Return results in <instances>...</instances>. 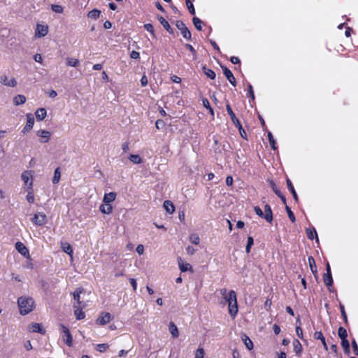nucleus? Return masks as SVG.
I'll use <instances>...</instances> for the list:
<instances>
[{
	"label": "nucleus",
	"instance_id": "nucleus-48",
	"mask_svg": "<svg viewBox=\"0 0 358 358\" xmlns=\"http://www.w3.org/2000/svg\"><path fill=\"white\" fill-rule=\"evenodd\" d=\"M51 9L52 10V11L57 13H62L64 10L63 7L62 6L56 4H52L51 6Z\"/></svg>",
	"mask_w": 358,
	"mask_h": 358
},
{
	"label": "nucleus",
	"instance_id": "nucleus-35",
	"mask_svg": "<svg viewBox=\"0 0 358 358\" xmlns=\"http://www.w3.org/2000/svg\"><path fill=\"white\" fill-rule=\"evenodd\" d=\"M13 101L15 104L18 106L24 103L26 101V97L24 95L18 94L15 96Z\"/></svg>",
	"mask_w": 358,
	"mask_h": 358
},
{
	"label": "nucleus",
	"instance_id": "nucleus-3",
	"mask_svg": "<svg viewBox=\"0 0 358 358\" xmlns=\"http://www.w3.org/2000/svg\"><path fill=\"white\" fill-rule=\"evenodd\" d=\"M176 26L180 31L181 34L185 39H187L188 41H191V39H192L191 32L182 21L178 20L176 23Z\"/></svg>",
	"mask_w": 358,
	"mask_h": 358
},
{
	"label": "nucleus",
	"instance_id": "nucleus-53",
	"mask_svg": "<svg viewBox=\"0 0 358 358\" xmlns=\"http://www.w3.org/2000/svg\"><path fill=\"white\" fill-rule=\"evenodd\" d=\"M248 96H250V97H251V99L252 100H255V94H254L253 87H252V85L249 83L248 85Z\"/></svg>",
	"mask_w": 358,
	"mask_h": 358
},
{
	"label": "nucleus",
	"instance_id": "nucleus-28",
	"mask_svg": "<svg viewBox=\"0 0 358 358\" xmlns=\"http://www.w3.org/2000/svg\"><path fill=\"white\" fill-rule=\"evenodd\" d=\"M113 210V207L110 204L105 203L101 204L99 207V210L103 214H110L111 213Z\"/></svg>",
	"mask_w": 358,
	"mask_h": 358
},
{
	"label": "nucleus",
	"instance_id": "nucleus-8",
	"mask_svg": "<svg viewBox=\"0 0 358 358\" xmlns=\"http://www.w3.org/2000/svg\"><path fill=\"white\" fill-rule=\"evenodd\" d=\"M48 33V25L37 24L35 30V36L37 38H42L46 36Z\"/></svg>",
	"mask_w": 358,
	"mask_h": 358
},
{
	"label": "nucleus",
	"instance_id": "nucleus-46",
	"mask_svg": "<svg viewBox=\"0 0 358 358\" xmlns=\"http://www.w3.org/2000/svg\"><path fill=\"white\" fill-rule=\"evenodd\" d=\"M189 241L192 243L194 245H198L200 242V238L197 234H193L190 235Z\"/></svg>",
	"mask_w": 358,
	"mask_h": 358
},
{
	"label": "nucleus",
	"instance_id": "nucleus-30",
	"mask_svg": "<svg viewBox=\"0 0 358 358\" xmlns=\"http://www.w3.org/2000/svg\"><path fill=\"white\" fill-rule=\"evenodd\" d=\"M1 82L3 85L9 87H15L17 85V82L15 78H12L9 80V82H7V77L6 76L1 78Z\"/></svg>",
	"mask_w": 358,
	"mask_h": 358
},
{
	"label": "nucleus",
	"instance_id": "nucleus-1",
	"mask_svg": "<svg viewBox=\"0 0 358 358\" xmlns=\"http://www.w3.org/2000/svg\"><path fill=\"white\" fill-rule=\"evenodd\" d=\"M17 304L21 315H27L32 311L34 301L32 298L21 296L17 299Z\"/></svg>",
	"mask_w": 358,
	"mask_h": 358
},
{
	"label": "nucleus",
	"instance_id": "nucleus-21",
	"mask_svg": "<svg viewBox=\"0 0 358 358\" xmlns=\"http://www.w3.org/2000/svg\"><path fill=\"white\" fill-rule=\"evenodd\" d=\"M36 117L38 120L41 121L45 119L47 115L46 109L44 108H38L36 113Z\"/></svg>",
	"mask_w": 358,
	"mask_h": 358
},
{
	"label": "nucleus",
	"instance_id": "nucleus-64",
	"mask_svg": "<svg viewBox=\"0 0 358 358\" xmlns=\"http://www.w3.org/2000/svg\"><path fill=\"white\" fill-rule=\"evenodd\" d=\"M148 78H147L146 76H145V75H144V76H142V78H141V85H142L143 87L146 86V85H148Z\"/></svg>",
	"mask_w": 358,
	"mask_h": 358
},
{
	"label": "nucleus",
	"instance_id": "nucleus-54",
	"mask_svg": "<svg viewBox=\"0 0 358 358\" xmlns=\"http://www.w3.org/2000/svg\"><path fill=\"white\" fill-rule=\"evenodd\" d=\"M144 28L146 31H149L150 33H151L152 35H155V31H154V28H153V26L148 23V24H145L144 25Z\"/></svg>",
	"mask_w": 358,
	"mask_h": 358
},
{
	"label": "nucleus",
	"instance_id": "nucleus-55",
	"mask_svg": "<svg viewBox=\"0 0 358 358\" xmlns=\"http://www.w3.org/2000/svg\"><path fill=\"white\" fill-rule=\"evenodd\" d=\"M27 200L29 203H32L34 201V195L32 192V190L31 192H29L27 195Z\"/></svg>",
	"mask_w": 358,
	"mask_h": 358
},
{
	"label": "nucleus",
	"instance_id": "nucleus-37",
	"mask_svg": "<svg viewBox=\"0 0 358 358\" xmlns=\"http://www.w3.org/2000/svg\"><path fill=\"white\" fill-rule=\"evenodd\" d=\"M192 22H193V24H194V27H196V29L199 31H201L202 29V24H203V22L201 21V20L197 17H194L192 19Z\"/></svg>",
	"mask_w": 358,
	"mask_h": 358
},
{
	"label": "nucleus",
	"instance_id": "nucleus-11",
	"mask_svg": "<svg viewBox=\"0 0 358 358\" xmlns=\"http://www.w3.org/2000/svg\"><path fill=\"white\" fill-rule=\"evenodd\" d=\"M22 180L29 189H32V176L31 173L24 171L21 176Z\"/></svg>",
	"mask_w": 358,
	"mask_h": 358
},
{
	"label": "nucleus",
	"instance_id": "nucleus-6",
	"mask_svg": "<svg viewBox=\"0 0 358 358\" xmlns=\"http://www.w3.org/2000/svg\"><path fill=\"white\" fill-rule=\"evenodd\" d=\"M227 111L228 114L229 115L231 121L233 122L234 124L238 128L239 132L241 134V129H242V125L238 118L236 117L235 113L233 112L231 106L229 104H227L226 106Z\"/></svg>",
	"mask_w": 358,
	"mask_h": 358
},
{
	"label": "nucleus",
	"instance_id": "nucleus-63",
	"mask_svg": "<svg viewBox=\"0 0 358 358\" xmlns=\"http://www.w3.org/2000/svg\"><path fill=\"white\" fill-rule=\"evenodd\" d=\"M24 347L27 350H31L32 349V345L30 341H27L24 342Z\"/></svg>",
	"mask_w": 358,
	"mask_h": 358
},
{
	"label": "nucleus",
	"instance_id": "nucleus-20",
	"mask_svg": "<svg viewBox=\"0 0 358 358\" xmlns=\"http://www.w3.org/2000/svg\"><path fill=\"white\" fill-rule=\"evenodd\" d=\"M286 182H287V188L290 191L292 194L293 195L294 201L296 202H298L299 198H298L297 194L295 191V189H294L291 180L289 178H287L286 180Z\"/></svg>",
	"mask_w": 358,
	"mask_h": 358
},
{
	"label": "nucleus",
	"instance_id": "nucleus-52",
	"mask_svg": "<svg viewBox=\"0 0 358 358\" xmlns=\"http://www.w3.org/2000/svg\"><path fill=\"white\" fill-rule=\"evenodd\" d=\"M204 350L202 348H199L195 352V358H203Z\"/></svg>",
	"mask_w": 358,
	"mask_h": 358
},
{
	"label": "nucleus",
	"instance_id": "nucleus-19",
	"mask_svg": "<svg viewBox=\"0 0 358 358\" xmlns=\"http://www.w3.org/2000/svg\"><path fill=\"white\" fill-rule=\"evenodd\" d=\"M323 280L329 290L331 291V287L333 285V278L331 273H324Z\"/></svg>",
	"mask_w": 358,
	"mask_h": 358
},
{
	"label": "nucleus",
	"instance_id": "nucleus-17",
	"mask_svg": "<svg viewBox=\"0 0 358 358\" xmlns=\"http://www.w3.org/2000/svg\"><path fill=\"white\" fill-rule=\"evenodd\" d=\"M158 20L160 22L161 24L163 26V27L169 33V34H173V29L170 26L169 23L162 17L159 16Z\"/></svg>",
	"mask_w": 358,
	"mask_h": 358
},
{
	"label": "nucleus",
	"instance_id": "nucleus-58",
	"mask_svg": "<svg viewBox=\"0 0 358 358\" xmlns=\"http://www.w3.org/2000/svg\"><path fill=\"white\" fill-rule=\"evenodd\" d=\"M164 122L162 120H157L155 122V126L157 129H160L162 127H164Z\"/></svg>",
	"mask_w": 358,
	"mask_h": 358
},
{
	"label": "nucleus",
	"instance_id": "nucleus-5",
	"mask_svg": "<svg viewBox=\"0 0 358 358\" xmlns=\"http://www.w3.org/2000/svg\"><path fill=\"white\" fill-rule=\"evenodd\" d=\"M32 222L37 226H43L47 222V217L43 213L39 212L34 214Z\"/></svg>",
	"mask_w": 358,
	"mask_h": 358
},
{
	"label": "nucleus",
	"instance_id": "nucleus-15",
	"mask_svg": "<svg viewBox=\"0 0 358 358\" xmlns=\"http://www.w3.org/2000/svg\"><path fill=\"white\" fill-rule=\"evenodd\" d=\"M313 337L316 340H320V342H322L324 350L326 351L328 350V346H327V344L326 343L325 338H324L323 334L322 333V331H315L314 333V334H313Z\"/></svg>",
	"mask_w": 358,
	"mask_h": 358
},
{
	"label": "nucleus",
	"instance_id": "nucleus-49",
	"mask_svg": "<svg viewBox=\"0 0 358 358\" xmlns=\"http://www.w3.org/2000/svg\"><path fill=\"white\" fill-rule=\"evenodd\" d=\"M285 209H286V211L287 213V215H288V217H289V220L292 222H294L295 220H296V218H295V216H294L293 212L291 210L290 208L288 206H285Z\"/></svg>",
	"mask_w": 358,
	"mask_h": 358
},
{
	"label": "nucleus",
	"instance_id": "nucleus-16",
	"mask_svg": "<svg viewBox=\"0 0 358 358\" xmlns=\"http://www.w3.org/2000/svg\"><path fill=\"white\" fill-rule=\"evenodd\" d=\"M264 219H265L268 222H271L273 220V213L271 210V208L269 205L266 204L264 206Z\"/></svg>",
	"mask_w": 358,
	"mask_h": 358
},
{
	"label": "nucleus",
	"instance_id": "nucleus-62",
	"mask_svg": "<svg viewBox=\"0 0 358 358\" xmlns=\"http://www.w3.org/2000/svg\"><path fill=\"white\" fill-rule=\"evenodd\" d=\"M136 250L138 254L142 255L143 253V252H144V247H143V245H141V244H139L138 245H137Z\"/></svg>",
	"mask_w": 358,
	"mask_h": 358
},
{
	"label": "nucleus",
	"instance_id": "nucleus-59",
	"mask_svg": "<svg viewBox=\"0 0 358 358\" xmlns=\"http://www.w3.org/2000/svg\"><path fill=\"white\" fill-rule=\"evenodd\" d=\"M296 333L297 334V336L301 338V339H303V330L300 327H296Z\"/></svg>",
	"mask_w": 358,
	"mask_h": 358
},
{
	"label": "nucleus",
	"instance_id": "nucleus-4",
	"mask_svg": "<svg viewBox=\"0 0 358 358\" xmlns=\"http://www.w3.org/2000/svg\"><path fill=\"white\" fill-rule=\"evenodd\" d=\"M83 289L78 288L76 289L73 293V299L75 300V303L73 304V308H85L86 303L80 300V294H82Z\"/></svg>",
	"mask_w": 358,
	"mask_h": 358
},
{
	"label": "nucleus",
	"instance_id": "nucleus-18",
	"mask_svg": "<svg viewBox=\"0 0 358 358\" xmlns=\"http://www.w3.org/2000/svg\"><path fill=\"white\" fill-rule=\"evenodd\" d=\"M306 235H307V237L310 240H313L314 238H315L316 241L317 243L319 242V238H318V236H317V231H316L315 228H313V229L308 228V229H306Z\"/></svg>",
	"mask_w": 358,
	"mask_h": 358
},
{
	"label": "nucleus",
	"instance_id": "nucleus-56",
	"mask_svg": "<svg viewBox=\"0 0 358 358\" xmlns=\"http://www.w3.org/2000/svg\"><path fill=\"white\" fill-rule=\"evenodd\" d=\"M254 210L257 215L264 218V214L262 210L259 206H255L254 208Z\"/></svg>",
	"mask_w": 358,
	"mask_h": 358
},
{
	"label": "nucleus",
	"instance_id": "nucleus-45",
	"mask_svg": "<svg viewBox=\"0 0 358 358\" xmlns=\"http://www.w3.org/2000/svg\"><path fill=\"white\" fill-rule=\"evenodd\" d=\"M108 344L101 343L96 345L95 349L100 352H103L108 348Z\"/></svg>",
	"mask_w": 358,
	"mask_h": 358
},
{
	"label": "nucleus",
	"instance_id": "nucleus-44",
	"mask_svg": "<svg viewBox=\"0 0 358 358\" xmlns=\"http://www.w3.org/2000/svg\"><path fill=\"white\" fill-rule=\"evenodd\" d=\"M100 13H101L100 10H99L97 9H93L92 10L89 12L88 17L92 19H96L99 17Z\"/></svg>",
	"mask_w": 358,
	"mask_h": 358
},
{
	"label": "nucleus",
	"instance_id": "nucleus-9",
	"mask_svg": "<svg viewBox=\"0 0 358 358\" xmlns=\"http://www.w3.org/2000/svg\"><path fill=\"white\" fill-rule=\"evenodd\" d=\"M112 319L113 317L109 313H102L97 318L96 323L100 325H105L110 322Z\"/></svg>",
	"mask_w": 358,
	"mask_h": 358
},
{
	"label": "nucleus",
	"instance_id": "nucleus-31",
	"mask_svg": "<svg viewBox=\"0 0 358 358\" xmlns=\"http://www.w3.org/2000/svg\"><path fill=\"white\" fill-rule=\"evenodd\" d=\"M169 331L173 338L178 337V329L173 322L169 323Z\"/></svg>",
	"mask_w": 358,
	"mask_h": 358
},
{
	"label": "nucleus",
	"instance_id": "nucleus-26",
	"mask_svg": "<svg viewBox=\"0 0 358 358\" xmlns=\"http://www.w3.org/2000/svg\"><path fill=\"white\" fill-rule=\"evenodd\" d=\"M179 268L182 272H185L192 270V266L189 263H184L181 258L178 259Z\"/></svg>",
	"mask_w": 358,
	"mask_h": 358
},
{
	"label": "nucleus",
	"instance_id": "nucleus-39",
	"mask_svg": "<svg viewBox=\"0 0 358 358\" xmlns=\"http://www.w3.org/2000/svg\"><path fill=\"white\" fill-rule=\"evenodd\" d=\"M338 335L341 340L347 339L348 333L344 327H340L338 330Z\"/></svg>",
	"mask_w": 358,
	"mask_h": 358
},
{
	"label": "nucleus",
	"instance_id": "nucleus-29",
	"mask_svg": "<svg viewBox=\"0 0 358 358\" xmlns=\"http://www.w3.org/2000/svg\"><path fill=\"white\" fill-rule=\"evenodd\" d=\"M74 315L78 320H83L85 317V313L83 311L84 308H73Z\"/></svg>",
	"mask_w": 358,
	"mask_h": 358
},
{
	"label": "nucleus",
	"instance_id": "nucleus-61",
	"mask_svg": "<svg viewBox=\"0 0 358 358\" xmlns=\"http://www.w3.org/2000/svg\"><path fill=\"white\" fill-rule=\"evenodd\" d=\"M185 48L188 49L194 56H196V50L192 45L187 43Z\"/></svg>",
	"mask_w": 358,
	"mask_h": 358
},
{
	"label": "nucleus",
	"instance_id": "nucleus-13",
	"mask_svg": "<svg viewBox=\"0 0 358 358\" xmlns=\"http://www.w3.org/2000/svg\"><path fill=\"white\" fill-rule=\"evenodd\" d=\"M36 134L41 138L40 142L43 143L48 142L51 136L50 131L43 129L38 131Z\"/></svg>",
	"mask_w": 358,
	"mask_h": 358
},
{
	"label": "nucleus",
	"instance_id": "nucleus-34",
	"mask_svg": "<svg viewBox=\"0 0 358 358\" xmlns=\"http://www.w3.org/2000/svg\"><path fill=\"white\" fill-rule=\"evenodd\" d=\"M62 250L66 254L72 256L73 255V249L70 244L67 243H62Z\"/></svg>",
	"mask_w": 358,
	"mask_h": 358
},
{
	"label": "nucleus",
	"instance_id": "nucleus-22",
	"mask_svg": "<svg viewBox=\"0 0 358 358\" xmlns=\"http://www.w3.org/2000/svg\"><path fill=\"white\" fill-rule=\"evenodd\" d=\"M116 198V193L109 192L104 194L103 201L105 203L110 204V202L113 201Z\"/></svg>",
	"mask_w": 358,
	"mask_h": 358
},
{
	"label": "nucleus",
	"instance_id": "nucleus-36",
	"mask_svg": "<svg viewBox=\"0 0 358 358\" xmlns=\"http://www.w3.org/2000/svg\"><path fill=\"white\" fill-rule=\"evenodd\" d=\"M129 159L135 164H139L142 163V159L138 155H130Z\"/></svg>",
	"mask_w": 358,
	"mask_h": 358
},
{
	"label": "nucleus",
	"instance_id": "nucleus-2",
	"mask_svg": "<svg viewBox=\"0 0 358 358\" xmlns=\"http://www.w3.org/2000/svg\"><path fill=\"white\" fill-rule=\"evenodd\" d=\"M224 299L228 304L229 313L230 314L231 317H235L238 313L237 298L235 291L231 290L228 293V296H227Z\"/></svg>",
	"mask_w": 358,
	"mask_h": 358
},
{
	"label": "nucleus",
	"instance_id": "nucleus-32",
	"mask_svg": "<svg viewBox=\"0 0 358 358\" xmlns=\"http://www.w3.org/2000/svg\"><path fill=\"white\" fill-rule=\"evenodd\" d=\"M203 71L204 74L208 77L209 78L213 80L215 78L216 74L214 71L206 68V66L203 67Z\"/></svg>",
	"mask_w": 358,
	"mask_h": 358
},
{
	"label": "nucleus",
	"instance_id": "nucleus-38",
	"mask_svg": "<svg viewBox=\"0 0 358 358\" xmlns=\"http://www.w3.org/2000/svg\"><path fill=\"white\" fill-rule=\"evenodd\" d=\"M308 260L309 266H310L312 273L314 274L316 273L317 269H316V265H315V262L314 258L312 256H310V257H308Z\"/></svg>",
	"mask_w": 358,
	"mask_h": 358
},
{
	"label": "nucleus",
	"instance_id": "nucleus-14",
	"mask_svg": "<svg viewBox=\"0 0 358 358\" xmlns=\"http://www.w3.org/2000/svg\"><path fill=\"white\" fill-rule=\"evenodd\" d=\"M15 249L24 257H27L29 255V252L26 246L21 242L15 243Z\"/></svg>",
	"mask_w": 358,
	"mask_h": 358
},
{
	"label": "nucleus",
	"instance_id": "nucleus-41",
	"mask_svg": "<svg viewBox=\"0 0 358 358\" xmlns=\"http://www.w3.org/2000/svg\"><path fill=\"white\" fill-rule=\"evenodd\" d=\"M202 102H203V106L206 109H208L209 110L210 113L211 114V115L213 116L214 111H213V109L210 107L209 101L206 98H204V99H203Z\"/></svg>",
	"mask_w": 358,
	"mask_h": 358
},
{
	"label": "nucleus",
	"instance_id": "nucleus-10",
	"mask_svg": "<svg viewBox=\"0 0 358 358\" xmlns=\"http://www.w3.org/2000/svg\"><path fill=\"white\" fill-rule=\"evenodd\" d=\"M26 117H27V123L22 131V132L24 134L29 131L33 128V126L34 124V116L32 114L28 113V114H27Z\"/></svg>",
	"mask_w": 358,
	"mask_h": 358
},
{
	"label": "nucleus",
	"instance_id": "nucleus-25",
	"mask_svg": "<svg viewBox=\"0 0 358 358\" xmlns=\"http://www.w3.org/2000/svg\"><path fill=\"white\" fill-rule=\"evenodd\" d=\"M164 208L166 211L170 214L173 213L175 211V206L173 203L169 200H166L164 202Z\"/></svg>",
	"mask_w": 358,
	"mask_h": 358
},
{
	"label": "nucleus",
	"instance_id": "nucleus-43",
	"mask_svg": "<svg viewBox=\"0 0 358 358\" xmlns=\"http://www.w3.org/2000/svg\"><path fill=\"white\" fill-rule=\"evenodd\" d=\"M193 1L194 0H186V5H187V7L189 10V12L190 14L192 15H194L195 14V9H194V5H193Z\"/></svg>",
	"mask_w": 358,
	"mask_h": 358
},
{
	"label": "nucleus",
	"instance_id": "nucleus-7",
	"mask_svg": "<svg viewBox=\"0 0 358 358\" xmlns=\"http://www.w3.org/2000/svg\"><path fill=\"white\" fill-rule=\"evenodd\" d=\"M60 327L62 332L64 334L63 338L64 342L66 343L68 346H71L73 344V338L69 329L63 324H61Z\"/></svg>",
	"mask_w": 358,
	"mask_h": 358
},
{
	"label": "nucleus",
	"instance_id": "nucleus-23",
	"mask_svg": "<svg viewBox=\"0 0 358 358\" xmlns=\"http://www.w3.org/2000/svg\"><path fill=\"white\" fill-rule=\"evenodd\" d=\"M29 330L31 332L44 334L45 331L41 328L40 324L33 323L29 327Z\"/></svg>",
	"mask_w": 358,
	"mask_h": 358
},
{
	"label": "nucleus",
	"instance_id": "nucleus-40",
	"mask_svg": "<svg viewBox=\"0 0 358 358\" xmlns=\"http://www.w3.org/2000/svg\"><path fill=\"white\" fill-rule=\"evenodd\" d=\"M60 178H61V172H60L59 168L58 167L55 170L54 176L52 178V182L54 184L58 183L60 180Z\"/></svg>",
	"mask_w": 358,
	"mask_h": 358
},
{
	"label": "nucleus",
	"instance_id": "nucleus-60",
	"mask_svg": "<svg viewBox=\"0 0 358 358\" xmlns=\"http://www.w3.org/2000/svg\"><path fill=\"white\" fill-rule=\"evenodd\" d=\"M130 57H131V58H132V59H136L139 58V57H140V54H139V52H137V51L132 50V51L131 52V53H130Z\"/></svg>",
	"mask_w": 358,
	"mask_h": 358
},
{
	"label": "nucleus",
	"instance_id": "nucleus-27",
	"mask_svg": "<svg viewBox=\"0 0 358 358\" xmlns=\"http://www.w3.org/2000/svg\"><path fill=\"white\" fill-rule=\"evenodd\" d=\"M241 339H242L243 342L244 343V344L245 345L246 348L249 350H251L253 348V343L247 335H245V334L242 335Z\"/></svg>",
	"mask_w": 358,
	"mask_h": 358
},
{
	"label": "nucleus",
	"instance_id": "nucleus-12",
	"mask_svg": "<svg viewBox=\"0 0 358 358\" xmlns=\"http://www.w3.org/2000/svg\"><path fill=\"white\" fill-rule=\"evenodd\" d=\"M221 67L223 70V73H224V76H226V78L229 80V82L232 85L236 86V78L234 76L232 72L229 69H227L226 66H222Z\"/></svg>",
	"mask_w": 358,
	"mask_h": 358
},
{
	"label": "nucleus",
	"instance_id": "nucleus-51",
	"mask_svg": "<svg viewBox=\"0 0 358 358\" xmlns=\"http://www.w3.org/2000/svg\"><path fill=\"white\" fill-rule=\"evenodd\" d=\"M340 310H341V313L342 317H343L345 323L348 324V317H347V315H346V313L345 310V308H344V306L341 303L340 304Z\"/></svg>",
	"mask_w": 358,
	"mask_h": 358
},
{
	"label": "nucleus",
	"instance_id": "nucleus-50",
	"mask_svg": "<svg viewBox=\"0 0 358 358\" xmlns=\"http://www.w3.org/2000/svg\"><path fill=\"white\" fill-rule=\"evenodd\" d=\"M269 185L271 187L272 189L275 192L276 195H279L281 192L278 189V187L275 185V182L273 180H268Z\"/></svg>",
	"mask_w": 358,
	"mask_h": 358
},
{
	"label": "nucleus",
	"instance_id": "nucleus-24",
	"mask_svg": "<svg viewBox=\"0 0 358 358\" xmlns=\"http://www.w3.org/2000/svg\"><path fill=\"white\" fill-rule=\"evenodd\" d=\"M294 351L297 355H301L303 348L299 340L294 339L293 341Z\"/></svg>",
	"mask_w": 358,
	"mask_h": 358
},
{
	"label": "nucleus",
	"instance_id": "nucleus-57",
	"mask_svg": "<svg viewBox=\"0 0 358 358\" xmlns=\"http://www.w3.org/2000/svg\"><path fill=\"white\" fill-rule=\"evenodd\" d=\"M352 346L355 355H358V345L355 339L352 341Z\"/></svg>",
	"mask_w": 358,
	"mask_h": 358
},
{
	"label": "nucleus",
	"instance_id": "nucleus-47",
	"mask_svg": "<svg viewBox=\"0 0 358 358\" xmlns=\"http://www.w3.org/2000/svg\"><path fill=\"white\" fill-rule=\"evenodd\" d=\"M268 141H269V143H270L272 149L274 150H276L277 148L275 146V141L274 140V138H273L271 132L268 133Z\"/></svg>",
	"mask_w": 358,
	"mask_h": 358
},
{
	"label": "nucleus",
	"instance_id": "nucleus-33",
	"mask_svg": "<svg viewBox=\"0 0 358 358\" xmlns=\"http://www.w3.org/2000/svg\"><path fill=\"white\" fill-rule=\"evenodd\" d=\"M80 64L79 60L76 58L67 57L66 58V65L69 66L76 67Z\"/></svg>",
	"mask_w": 358,
	"mask_h": 358
},
{
	"label": "nucleus",
	"instance_id": "nucleus-42",
	"mask_svg": "<svg viewBox=\"0 0 358 358\" xmlns=\"http://www.w3.org/2000/svg\"><path fill=\"white\" fill-rule=\"evenodd\" d=\"M254 244V239L252 236H248L247 240V245L245 247V251L248 254L250 252V249Z\"/></svg>",
	"mask_w": 358,
	"mask_h": 358
}]
</instances>
